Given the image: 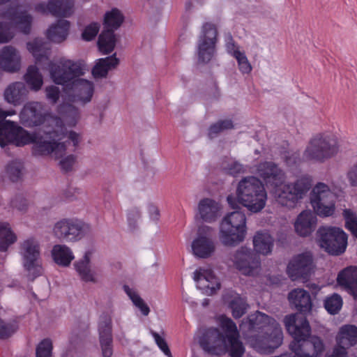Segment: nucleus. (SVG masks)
I'll return each instance as SVG.
<instances>
[{"mask_svg":"<svg viewBox=\"0 0 357 357\" xmlns=\"http://www.w3.org/2000/svg\"><path fill=\"white\" fill-rule=\"evenodd\" d=\"M49 71L52 80L64 86L67 101L85 105L92 100L95 85L92 81L81 77L86 72L84 63L61 59L56 63H49Z\"/></svg>","mask_w":357,"mask_h":357,"instance_id":"f257e3e1","label":"nucleus"},{"mask_svg":"<svg viewBox=\"0 0 357 357\" xmlns=\"http://www.w3.org/2000/svg\"><path fill=\"white\" fill-rule=\"evenodd\" d=\"M248 343L259 353L272 352L282 342L283 334L279 324L268 315L257 311L240 325Z\"/></svg>","mask_w":357,"mask_h":357,"instance_id":"f03ea898","label":"nucleus"},{"mask_svg":"<svg viewBox=\"0 0 357 357\" xmlns=\"http://www.w3.org/2000/svg\"><path fill=\"white\" fill-rule=\"evenodd\" d=\"M218 321L225 335L216 328L199 330L195 339L200 347L211 354L221 355L228 351L231 357H241L245 349L238 340L239 334L236 324L224 315L218 317Z\"/></svg>","mask_w":357,"mask_h":357,"instance_id":"7ed1b4c3","label":"nucleus"},{"mask_svg":"<svg viewBox=\"0 0 357 357\" xmlns=\"http://www.w3.org/2000/svg\"><path fill=\"white\" fill-rule=\"evenodd\" d=\"M8 144H13L17 146L32 144V151L36 155L50 153L59 155L63 150L62 145L43 139L40 133L30 132L14 121H0V146H3Z\"/></svg>","mask_w":357,"mask_h":357,"instance_id":"20e7f679","label":"nucleus"},{"mask_svg":"<svg viewBox=\"0 0 357 357\" xmlns=\"http://www.w3.org/2000/svg\"><path fill=\"white\" fill-rule=\"evenodd\" d=\"M284 326L294 340L290 343V349L310 354L312 357H320L325 346L323 340L317 336L310 337L311 328L306 317L301 314H291L284 319Z\"/></svg>","mask_w":357,"mask_h":357,"instance_id":"39448f33","label":"nucleus"},{"mask_svg":"<svg viewBox=\"0 0 357 357\" xmlns=\"http://www.w3.org/2000/svg\"><path fill=\"white\" fill-rule=\"evenodd\" d=\"M267 192L262 181L254 176L243 177L238 183L236 197L229 195L227 202L234 208L241 204L251 213L261 211L266 206Z\"/></svg>","mask_w":357,"mask_h":357,"instance_id":"423d86ee","label":"nucleus"},{"mask_svg":"<svg viewBox=\"0 0 357 357\" xmlns=\"http://www.w3.org/2000/svg\"><path fill=\"white\" fill-rule=\"evenodd\" d=\"M340 151L337 137L330 132L319 133L308 142L303 157L306 161L324 163L336 157Z\"/></svg>","mask_w":357,"mask_h":357,"instance_id":"0eeeda50","label":"nucleus"},{"mask_svg":"<svg viewBox=\"0 0 357 357\" xmlns=\"http://www.w3.org/2000/svg\"><path fill=\"white\" fill-rule=\"evenodd\" d=\"M310 186V178L303 175L292 183H285L284 181L277 183L271 190L280 205L291 209L305 197Z\"/></svg>","mask_w":357,"mask_h":357,"instance_id":"6e6552de","label":"nucleus"},{"mask_svg":"<svg viewBox=\"0 0 357 357\" xmlns=\"http://www.w3.org/2000/svg\"><path fill=\"white\" fill-rule=\"evenodd\" d=\"M246 217L243 212L236 211L227 214L220 225L219 238L227 246H236L244 241L246 235Z\"/></svg>","mask_w":357,"mask_h":357,"instance_id":"1a4fd4ad","label":"nucleus"},{"mask_svg":"<svg viewBox=\"0 0 357 357\" xmlns=\"http://www.w3.org/2000/svg\"><path fill=\"white\" fill-rule=\"evenodd\" d=\"M91 231L89 224L75 218H63L57 221L52 228L54 237L68 243L78 242Z\"/></svg>","mask_w":357,"mask_h":357,"instance_id":"9d476101","label":"nucleus"},{"mask_svg":"<svg viewBox=\"0 0 357 357\" xmlns=\"http://www.w3.org/2000/svg\"><path fill=\"white\" fill-rule=\"evenodd\" d=\"M317 241L319 246L333 255L342 254L347 245V235L340 228L321 227L317 230Z\"/></svg>","mask_w":357,"mask_h":357,"instance_id":"9b49d317","label":"nucleus"},{"mask_svg":"<svg viewBox=\"0 0 357 357\" xmlns=\"http://www.w3.org/2000/svg\"><path fill=\"white\" fill-rule=\"evenodd\" d=\"M58 113L59 116H49L48 124L50 128L52 130V134H54L58 140L61 139L65 135L64 128L66 126L75 127L80 119V111L75 105L70 103L61 104L58 107Z\"/></svg>","mask_w":357,"mask_h":357,"instance_id":"f8f14e48","label":"nucleus"},{"mask_svg":"<svg viewBox=\"0 0 357 357\" xmlns=\"http://www.w3.org/2000/svg\"><path fill=\"white\" fill-rule=\"evenodd\" d=\"M310 204L319 216L328 217L335 211V194L324 183H317L312 190Z\"/></svg>","mask_w":357,"mask_h":357,"instance_id":"ddd939ff","label":"nucleus"},{"mask_svg":"<svg viewBox=\"0 0 357 357\" xmlns=\"http://www.w3.org/2000/svg\"><path fill=\"white\" fill-rule=\"evenodd\" d=\"M218 32L215 24L206 22L201 29L197 45L198 61L209 62L215 54Z\"/></svg>","mask_w":357,"mask_h":357,"instance_id":"4468645a","label":"nucleus"},{"mask_svg":"<svg viewBox=\"0 0 357 357\" xmlns=\"http://www.w3.org/2000/svg\"><path fill=\"white\" fill-rule=\"evenodd\" d=\"M229 260L233 266L244 275L255 276L261 271L260 259L250 248H240L231 255Z\"/></svg>","mask_w":357,"mask_h":357,"instance_id":"2eb2a0df","label":"nucleus"},{"mask_svg":"<svg viewBox=\"0 0 357 357\" xmlns=\"http://www.w3.org/2000/svg\"><path fill=\"white\" fill-rule=\"evenodd\" d=\"M213 233L211 227L203 225L198 228L197 236L191 244L192 252L195 257L206 259L214 253L215 246L212 240Z\"/></svg>","mask_w":357,"mask_h":357,"instance_id":"dca6fc26","label":"nucleus"},{"mask_svg":"<svg viewBox=\"0 0 357 357\" xmlns=\"http://www.w3.org/2000/svg\"><path fill=\"white\" fill-rule=\"evenodd\" d=\"M45 105L40 102H29L24 105L20 113V121L26 127L38 126L48 118Z\"/></svg>","mask_w":357,"mask_h":357,"instance_id":"f3484780","label":"nucleus"},{"mask_svg":"<svg viewBox=\"0 0 357 357\" xmlns=\"http://www.w3.org/2000/svg\"><path fill=\"white\" fill-rule=\"evenodd\" d=\"M314 268L313 257L310 252L295 255L289 261L287 273L292 280L307 277Z\"/></svg>","mask_w":357,"mask_h":357,"instance_id":"a211bd4d","label":"nucleus"},{"mask_svg":"<svg viewBox=\"0 0 357 357\" xmlns=\"http://www.w3.org/2000/svg\"><path fill=\"white\" fill-rule=\"evenodd\" d=\"M255 173L270 189L277 185V183H281L282 181H284L286 178L284 172L272 161H264L257 164Z\"/></svg>","mask_w":357,"mask_h":357,"instance_id":"6ab92c4d","label":"nucleus"},{"mask_svg":"<svg viewBox=\"0 0 357 357\" xmlns=\"http://www.w3.org/2000/svg\"><path fill=\"white\" fill-rule=\"evenodd\" d=\"M36 10L43 14L50 13L55 17H70L74 13L73 0H49L47 3H40Z\"/></svg>","mask_w":357,"mask_h":357,"instance_id":"aec40b11","label":"nucleus"},{"mask_svg":"<svg viewBox=\"0 0 357 357\" xmlns=\"http://www.w3.org/2000/svg\"><path fill=\"white\" fill-rule=\"evenodd\" d=\"M99 339L102 357H111L112 351V317L103 313L100 317Z\"/></svg>","mask_w":357,"mask_h":357,"instance_id":"412c9836","label":"nucleus"},{"mask_svg":"<svg viewBox=\"0 0 357 357\" xmlns=\"http://www.w3.org/2000/svg\"><path fill=\"white\" fill-rule=\"evenodd\" d=\"M197 287L206 295H212L220 287L218 279L210 269L199 268L194 273Z\"/></svg>","mask_w":357,"mask_h":357,"instance_id":"4be33fe9","label":"nucleus"},{"mask_svg":"<svg viewBox=\"0 0 357 357\" xmlns=\"http://www.w3.org/2000/svg\"><path fill=\"white\" fill-rule=\"evenodd\" d=\"M22 67L20 51L13 45H6L0 50V68L9 73H16Z\"/></svg>","mask_w":357,"mask_h":357,"instance_id":"5701e85b","label":"nucleus"},{"mask_svg":"<svg viewBox=\"0 0 357 357\" xmlns=\"http://www.w3.org/2000/svg\"><path fill=\"white\" fill-rule=\"evenodd\" d=\"M221 215V206L215 200L211 198H203L197 204V218L203 222L212 223Z\"/></svg>","mask_w":357,"mask_h":357,"instance_id":"b1692460","label":"nucleus"},{"mask_svg":"<svg viewBox=\"0 0 357 357\" xmlns=\"http://www.w3.org/2000/svg\"><path fill=\"white\" fill-rule=\"evenodd\" d=\"M317 218L311 210H304L296 217L294 227L295 232L301 237L309 236L316 229Z\"/></svg>","mask_w":357,"mask_h":357,"instance_id":"393cba45","label":"nucleus"},{"mask_svg":"<svg viewBox=\"0 0 357 357\" xmlns=\"http://www.w3.org/2000/svg\"><path fill=\"white\" fill-rule=\"evenodd\" d=\"M93 250L85 252L83 257L75 261V268L82 280L86 282L97 283L99 280L98 274L91 268V259L93 255Z\"/></svg>","mask_w":357,"mask_h":357,"instance_id":"a878e982","label":"nucleus"},{"mask_svg":"<svg viewBox=\"0 0 357 357\" xmlns=\"http://www.w3.org/2000/svg\"><path fill=\"white\" fill-rule=\"evenodd\" d=\"M26 49L39 65L48 61L51 56V45L42 38H36L26 43Z\"/></svg>","mask_w":357,"mask_h":357,"instance_id":"bb28decb","label":"nucleus"},{"mask_svg":"<svg viewBox=\"0 0 357 357\" xmlns=\"http://www.w3.org/2000/svg\"><path fill=\"white\" fill-rule=\"evenodd\" d=\"M29 89L22 82H15L9 84L3 92L5 101L14 106L20 105L27 98Z\"/></svg>","mask_w":357,"mask_h":357,"instance_id":"cd10ccee","label":"nucleus"},{"mask_svg":"<svg viewBox=\"0 0 357 357\" xmlns=\"http://www.w3.org/2000/svg\"><path fill=\"white\" fill-rule=\"evenodd\" d=\"M64 130L66 133L63 136L61 137L62 138L59 140H58V137H56L54 134H52V130H47L45 131L44 135L40 134V136L43 139H45L49 142H54L55 144H61L63 146V150L59 155H56L54 153H50L45 154V155H50L54 158H61L63 155H65L66 151V142L63 141L65 138H67L68 140H70L75 147L79 145L82 140V137L80 134L73 130L68 131L66 128H64Z\"/></svg>","mask_w":357,"mask_h":357,"instance_id":"c85d7f7f","label":"nucleus"},{"mask_svg":"<svg viewBox=\"0 0 357 357\" xmlns=\"http://www.w3.org/2000/svg\"><path fill=\"white\" fill-rule=\"evenodd\" d=\"M5 17L9 19L23 33L29 34L31 32L33 17L28 11L22 8H17L13 12L7 13Z\"/></svg>","mask_w":357,"mask_h":357,"instance_id":"c756f323","label":"nucleus"},{"mask_svg":"<svg viewBox=\"0 0 357 357\" xmlns=\"http://www.w3.org/2000/svg\"><path fill=\"white\" fill-rule=\"evenodd\" d=\"M70 29V22L59 20L52 24L45 31L47 38L52 43H61L66 40Z\"/></svg>","mask_w":357,"mask_h":357,"instance_id":"7c9ffc66","label":"nucleus"},{"mask_svg":"<svg viewBox=\"0 0 357 357\" xmlns=\"http://www.w3.org/2000/svg\"><path fill=\"white\" fill-rule=\"evenodd\" d=\"M288 298L291 304L300 312H310L312 308V302L309 293L303 289H296L289 294Z\"/></svg>","mask_w":357,"mask_h":357,"instance_id":"2f4dec72","label":"nucleus"},{"mask_svg":"<svg viewBox=\"0 0 357 357\" xmlns=\"http://www.w3.org/2000/svg\"><path fill=\"white\" fill-rule=\"evenodd\" d=\"M337 282L357 299V267L350 266L338 274Z\"/></svg>","mask_w":357,"mask_h":357,"instance_id":"473e14b6","label":"nucleus"},{"mask_svg":"<svg viewBox=\"0 0 357 357\" xmlns=\"http://www.w3.org/2000/svg\"><path fill=\"white\" fill-rule=\"evenodd\" d=\"M337 347L346 349L357 344V327L354 325L342 326L336 336Z\"/></svg>","mask_w":357,"mask_h":357,"instance_id":"72a5a7b5","label":"nucleus"},{"mask_svg":"<svg viewBox=\"0 0 357 357\" xmlns=\"http://www.w3.org/2000/svg\"><path fill=\"white\" fill-rule=\"evenodd\" d=\"M119 63V61L115 54L96 60L91 71L93 77L96 79L106 77L108 72L116 68Z\"/></svg>","mask_w":357,"mask_h":357,"instance_id":"f704fd0d","label":"nucleus"},{"mask_svg":"<svg viewBox=\"0 0 357 357\" xmlns=\"http://www.w3.org/2000/svg\"><path fill=\"white\" fill-rule=\"evenodd\" d=\"M20 254L22 261L40 259V246L38 241L32 237L24 240L20 245Z\"/></svg>","mask_w":357,"mask_h":357,"instance_id":"c9c22d12","label":"nucleus"},{"mask_svg":"<svg viewBox=\"0 0 357 357\" xmlns=\"http://www.w3.org/2000/svg\"><path fill=\"white\" fill-rule=\"evenodd\" d=\"M51 255L53 261L57 265L63 267L69 266L75 259L73 250L65 244L54 245L52 249Z\"/></svg>","mask_w":357,"mask_h":357,"instance_id":"e433bc0d","label":"nucleus"},{"mask_svg":"<svg viewBox=\"0 0 357 357\" xmlns=\"http://www.w3.org/2000/svg\"><path fill=\"white\" fill-rule=\"evenodd\" d=\"M253 245L257 253L268 255L273 250L274 240L268 232L258 231L253 238Z\"/></svg>","mask_w":357,"mask_h":357,"instance_id":"4c0bfd02","label":"nucleus"},{"mask_svg":"<svg viewBox=\"0 0 357 357\" xmlns=\"http://www.w3.org/2000/svg\"><path fill=\"white\" fill-rule=\"evenodd\" d=\"M24 79L29 89L33 91H38L43 85V75L36 66L28 67Z\"/></svg>","mask_w":357,"mask_h":357,"instance_id":"58836bf2","label":"nucleus"},{"mask_svg":"<svg viewBox=\"0 0 357 357\" xmlns=\"http://www.w3.org/2000/svg\"><path fill=\"white\" fill-rule=\"evenodd\" d=\"M17 237L9 223L0 222V251L5 252L17 241Z\"/></svg>","mask_w":357,"mask_h":357,"instance_id":"ea45409f","label":"nucleus"},{"mask_svg":"<svg viewBox=\"0 0 357 357\" xmlns=\"http://www.w3.org/2000/svg\"><path fill=\"white\" fill-rule=\"evenodd\" d=\"M123 20V13L116 8H112L109 11L106 12L104 15V24L107 30H111L112 31L117 29Z\"/></svg>","mask_w":357,"mask_h":357,"instance_id":"a19ab883","label":"nucleus"},{"mask_svg":"<svg viewBox=\"0 0 357 357\" xmlns=\"http://www.w3.org/2000/svg\"><path fill=\"white\" fill-rule=\"evenodd\" d=\"M116 38L114 31L111 30L103 31L98 38V45L102 54H109L114 48Z\"/></svg>","mask_w":357,"mask_h":357,"instance_id":"79ce46f5","label":"nucleus"},{"mask_svg":"<svg viewBox=\"0 0 357 357\" xmlns=\"http://www.w3.org/2000/svg\"><path fill=\"white\" fill-rule=\"evenodd\" d=\"M123 290L132 301V304L137 307L144 316H147L150 312V308L141 298L137 290L128 285L123 286Z\"/></svg>","mask_w":357,"mask_h":357,"instance_id":"37998d69","label":"nucleus"},{"mask_svg":"<svg viewBox=\"0 0 357 357\" xmlns=\"http://www.w3.org/2000/svg\"><path fill=\"white\" fill-rule=\"evenodd\" d=\"M22 266L26 272L27 278L30 280H34L43 273L41 259L23 261Z\"/></svg>","mask_w":357,"mask_h":357,"instance_id":"c03bdc74","label":"nucleus"},{"mask_svg":"<svg viewBox=\"0 0 357 357\" xmlns=\"http://www.w3.org/2000/svg\"><path fill=\"white\" fill-rule=\"evenodd\" d=\"M234 124L230 119L219 120L208 128V135L210 138L216 137L220 133L234 128Z\"/></svg>","mask_w":357,"mask_h":357,"instance_id":"a18cd8bd","label":"nucleus"},{"mask_svg":"<svg viewBox=\"0 0 357 357\" xmlns=\"http://www.w3.org/2000/svg\"><path fill=\"white\" fill-rule=\"evenodd\" d=\"M229 307L234 318H240L246 312L247 305L243 298L238 295H234L229 301Z\"/></svg>","mask_w":357,"mask_h":357,"instance_id":"49530a36","label":"nucleus"},{"mask_svg":"<svg viewBox=\"0 0 357 357\" xmlns=\"http://www.w3.org/2000/svg\"><path fill=\"white\" fill-rule=\"evenodd\" d=\"M345 220V227L357 238V215L351 209H345L342 213Z\"/></svg>","mask_w":357,"mask_h":357,"instance_id":"de8ad7c7","label":"nucleus"},{"mask_svg":"<svg viewBox=\"0 0 357 357\" xmlns=\"http://www.w3.org/2000/svg\"><path fill=\"white\" fill-rule=\"evenodd\" d=\"M326 310L331 314L337 313L342 306V299L338 294H334L325 300Z\"/></svg>","mask_w":357,"mask_h":357,"instance_id":"09e8293b","label":"nucleus"},{"mask_svg":"<svg viewBox=\"0 0 357 357\" xmlns=\"http://www.w3.org/2000/svg\"><path fill=\"white\" fill-rule=\"evenodd\" d=\"M141 216V210L137 206H133L128 210L127 220L130 230H135L138 227Z\"/></svg>","mask_w":357,"mask_h":357,"instance_id":"8fccbe9b","label":"nucleus"},{"mask_svg":"<svg viewBox=\"0 0 357 357\" xmlns=\"http://www.w3.org/2000/svg\"><path fill=\"white\" fill-rule=\"evenodd\" d=\"M234 57L236 59L238 69L242 74H250L251 73L252 67L244 52L241 51L236 53Z\"/></svg>","mask_w":357,"mask_h":357,"instance_id":"3c124183","label":"nucleus"},{"mask_svg":"<svg viewBox=\"0 0 357 357\" xmlns=\"http://www.w3.org/2000/svg\"><path fill=\"white\" fill-rule=\"evenodd\" d=\"M22 164L20 160H13L9 162L6 167V172L10 178L15 181L22 174Z\"/></svg>","mask_w":357,"mask_h":357,"instance_id":"603ef678","label":"nucleus"},{"mask_svg":"<svg viewBox=\"0 0 357 357\" xmlns=\"http://www.w3.org/2000/svg\"><path fill=\"white\" fill-rule=\"evenodd\" d=\"M100 25L98 22H91L84 29L82 38L86 41L93 40L98 34Z\"/></svg>","mask_w":357,"mask_h":357,"instance_id":"864d4df0","label":"nucleus"},{"mask_svg":"<svg viewBox=\"0 0 357 357\" xmlns=\"http://www.w3.org/2000/svg\"><path fill=\"white\" fill-rule=\"evenodd\" d=\"M14 36L10 25L7 22H0V44L9 43Z\"/></svg>","mask_w":357,"mask_h":357,"instance_id":"5fc2aeb1","label":"nucleus"},{"mask_svg":"<svg viewBox=\"0 0 357 357\" xmlns=\"http://www.w3.org/2000/svg\"><path fill=\"white\" fill-rule=\"evenodd\" d=\"M52 343L50 339H45L36 348V357H51Z\"/></svg>","mask_w":357,"mask_h":357,"instance_id":"6e6d98bb","label":"nucleus"},{"mask_svg":"<svg viewBox=\"0 0 357 357\" xmlns=\"http://www.w3.org/2000/svg\"><path fill=\"white\" fill-rule=\"evenodd\" d=\"M223 168L227 170L229 174L232 175H236L246 172L245 167L236 161H231L227 164H223Z\"/></svg>","mask_w":357,"mask_h":357,"instance_id":"4d7b16f0","label":"nucleus"},{"mask_svg":"<svg viewBox=\"0 0 357 357\" xmlns=\"http://www.w3.org/2000/svg\"><path fill=\"white\" fill-rule=\"evenodd\" d=\"M17 328L15 324L5 323L0 319V338H6L14 333Z\"/></svg>","mask_w":357,"mask_h":357,"instance_id":"13d9d810","label":"nucleus"},{"mask_svg":"<svg viewBox=\"0 0 357 357\" xmlns=\"http://www.w3.org/2000/svg\"><path fill=\"white\" fill-rule=\"evenodd\" d=\"M46 98L52 104H55L60 96V89L58 86L51 85L45 88Z\"/></svg>","mask_w":357,"mask_h":357,"instance_id":"bf43d9fd","label":"nucleus"},{"mask_svg":"<svg viewBox=\"0 0 357 357\" xmlns=\"http://www.w3.org/2000/svg\"><path fill=\"white\" fill-rule=\"evenodd\" d=\"M151 334L155 340V343L157 344L158 347L162 351V352L169 357H172L170 350L164 337H162L158 333L154 331H151Z\"/></svg>","mask_w":357,"mask_h":357,"instance_id":"052dcab7","label":"nucleus"},{"mask_svg":"<svg viewBox=\"0 0 357 357\" xmlns=\"http://www.w3.org/2000/svg\"><path fill=\"white\" fill-rule=\"evenodd\" d=\"M63 156L64 155L60 158L61 160L59 162V165L62 169L69 171L72 169L75 162V157L73 155H68L66 157ZM56 158L59 159V158Z\"/></svg>","mask_w":357,"mask_h":357,"instance_id":"680f3d73","label":"nucleus"},{"mask_svg":"<svg viewBox=\"0 0 357 357\" xmlns=\"http://www.w3.org/2000/svg\"><path fill=\"white\" fill-rule=\"evenodd\" d=\"M225 45L227 52L232 56H234L236 53L241 52L239 47L235 43L231 35L227 36Z\"/></svg>","mask_w":357,"mask_h":357,"instance_id":"e2e57ef3","label":"nucleus"},{"mask_svg":"<svg viewBox=\"0 0 357 357\" xmlns=\"http://www.w3.org/2000/svg\"><path fill=\"white\" fill-rule=\"evenodd\" d=\"M13 206L14 208H17L19 211L22 213H25L27 211L29 208V202L26 199L18 197L15 198L13 201Z\"/></svg>","mask_w":357,"mask_h":357,"instance_id":"0e129e2a","label":"nucleus"},{"mask_svg":"<svg viewBox=\"0 0 357 357\" xmlns=\"http://www.w3.org/2000/svg\"><path fill=\"white\" fill-rule=\"evenodd\" d=\"M325 357H348L345 348L335 346L331 354H327Z\"/></svg>","mask_w":357,"mask_h":357,"instance_id":"69168bd1","label":"nucleus"},{"mask_svg":"<svg viewBox=\"0 0 357 357\" xmlns=\"http://www.w3.org/2000/svg\"><path fill=\"white\" fill-rule=\"evenodd\" d=\"M349 181L353 186L357 185V162L354 165L347 174Z\"/></svg>","mask_w":357,"mask_h":357,"instance_id":"338daca9","label":"nucleus"},{"mask_svg":"<svg viewBox=\"0 0 357 357\" xmlns=\"http://www.w3.org/2000/svg\"><path fill=\"white\" fill-rule=\"evenodd\" d=\"M148 211L150 215L151 219L153 220L157 221L159 219V210L155 205L152 204H149L147 206Z\"/></svg>","mask_w":357,"mask_h":357,"instance_id":"774afa93","label":"nucleus"}]
</instances>
